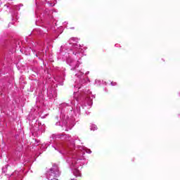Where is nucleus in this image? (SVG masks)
<instances>
[{"mask_svg":"<svg viewBox=\"0 0 180 180\" xmlns=\"http://www.w3.org/2000/svg\"><path fill=\"white\" fill-rule=\"evenodd\" d=\"M51 176H53V174H51V175H50V176H49V179L50 180H58V179H56V178H51Z\"/></svg>","mask_w":180,"mask_h":180,"instance_id":"1","label":"nucleus"}]
</instances>
